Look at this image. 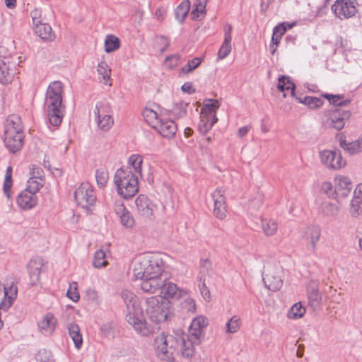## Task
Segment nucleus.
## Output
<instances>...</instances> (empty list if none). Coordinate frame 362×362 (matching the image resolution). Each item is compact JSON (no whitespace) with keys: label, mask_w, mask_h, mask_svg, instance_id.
<instances>
[{"label":"nucleus","mask_w":362,"mask_h":362,"mask_svg":"<svg viewBox=\"0 0 362 362\" xmlns=\"http://www.w3.org/2000/svg\"><path fill=\"white\" fill-rule=\"evenodd\" d=\"M182 290L177 288L176 284L172 282H167L166 279L164 281V286L162 287L160 293L165 298L177 300L182 296Z\"/></svg>","instance_id":"obj_28"},{"label":"nucleus","mask_w":362,"mask_h":362,"mask_svg":"<svg viewBox=\"0 0 362 362\" xmlns=\"http://www.w3.org/2000/svg\"><path fill=\"white\" fill-rule=\"evenodd\" d=\"M97 185L100 187H104L108 180V173L103 169H98L95 172Z\"/></svg>","instance_id":"obj_50"},{"label":"nucleus","mask_w":362,"mask_h":362,"mask_svg":"<svg viewBox=\"0 0 362 362\" xmlns=\"http://www.w3.org/2000/svg\"><path fill=\"white\" fill-rule=\"evenodd\" d=\"M141 280V288L148 293H156L160 291L162 287L164 286V281L167 278L161 274L153 275L151 276L139 279Z\"/></svg>","instance_id":"obj_19"},{"label":"nucleus","mask_w":362,"mask_h":362,"mask_svg":"<svg viewBox=\"0 0 362 362\" xmlns=\"http://www.w3.org/2000/svg\"><path fill=\"white\" fill-rule=\"evenodd\" d=\"M335 199L339 203L349 196L352 190V182L349 177L337 175L334 180Z\"/></svg>","instance_id":"obj_15"},{"label":"nucleus","mask_w":362,"mask_h":362,"mask_svg":"<svg viewBox=\"0 0 362 362\" xmlns=\"http://www.w3.org/2000/svg\"><path fill=\"white\" fill-rule=\"evenodd\" d=\"M74 198L78 205L83 208L93 206L96 202V194L89 182H83L76 189Z\"/></svg>","instance_id":"obj_10"},{"label":"nucleus","mask_w":362,"mask_h":362,"mask_svg":"<svg viewBox=\"0 0 362 362\" xmlns=\"http://www.w3.org/2000/svg\"><path fill=\"white\" fill-rule=\"evenodd\" d=\"M114 210L119 217H120V216H122V214H124V212L128 211L126 209L124 205L122 203H116L115 204Z\"/></svg>","instance_id":"obj_62"},{"label":"nucleus","mask_w":362,"mask_h":362,"mask_svg":"<svg viewBox=\"0 0 362 362\" xmlns=\"http://www.w3.org/2000/svg\"><path fill=\"white\" fill-rule=\"evenodd\" d=\"M208 325V320L202 316H198L192 320L189 329V334L187 336L192 342L193 347L198 346L201 343V339L203 336V329Z\"/></svg>","instance_id":"obj_14"},{"label":"nucleus","mask_w":362,"mask_h":362,"mask_svg":"<svg viewBox=\"0 0 362 362\" xmlns=\"http://www.w3.org/2000/svg\"><path fill=\"white\" fill-rule=\"evenodd\" d=\"M296 99L299 103H303L313 110L320 107L324 103L322 98L313 96L296 97Z\"/></svg>","instance_id":"obj_33"},{"label":"nucleus","mask_w":362,"mask_h":362,"mask_svg":"<svg viewBox=\"0 0 362 362\" xmlns=\"http://www.w3.org/2000/svg\"><path fill=\"white\" fill-rule=\"evenodd\" d=\"M282 267L276 264H268L264 267L262 280L265 286L270 291H279L282 285Z\"/></svg>","instance_id":"obj_8"},{"label":"nucleus","mask_w":362,"mask_h":362,"mask_svg":"<svg viewBox=\"0 0 362 362\" xmlns=\"http://www.w3.org/2000/svg\"><path fill=\"white\" fill-rule=\"evenodd\" d=\"M119 218L122 226L126 228H132L134 224V219L129 211L122 214Z\"/></svg>","instance_id":"obj_55"},{"label":"nucleus","mask_w":362,"mask_h":362,"mask_svg":"<svg viewBox=\"0 0 362 362\" xmlns=\"http://www.w3.org/2000/svg\"><path fill=\"white\" fill-rule=\"evenodd\" d=\"M319 156L322 163L329 169L339 170L346 165V161L338 149L323 150L320 151Z\"/></svg>","instance_id":"obj_9"},{"label":"nucleus","mask_w":362,"mask_h":362,"mask_svg":"<svg viewBox=\"0 0 362 362\" xmlns=\"http://www.w3.org/2000/svg\"><path fill=\"white\" fill-rule=\"evenodd\" d=\"M105 253L103 250H98L95 252L93 258V266L95 268H101L107 265V262L105 260Z\"/></svg>","instance_id":"obj_46"},{"label":"nucleus","mask_w":362,"mask_h":362,"mask_svg":"<svg viewBox=\"0 0 362 362\" xmlns=\"http://www.w3.org/2000/svg\"><path fill=\"white\" fill-rule=\"evenodd\" d=\"M199 281V287L201 293L205 300H209L210 299V291L206 286L205 279H202V277H200Z\"/></svg>","instance_id":"obj_58"},{"label":"nucleus","mask_w":362,"mask_h":362,"mask_svg":"<svg viewBox=\"0 0 362 362\" xmlns=\"http://www.w3.org/2000/svg\"><path fill=\"white\" fill-rule=\"evenodd\" d=\"M225 191L222 188H217L212 194L211 197L214 201V208L213 214L216 218L223 220L226 217V202L225 197Z\"/></svg>","instance_id":"obj_17"},{"label":"nucleus","mask_w":362,"mask_h":362,"mask_svg":"<svg viewBox=\"0 0 362 362\" xmlns=\"http://www.w3.org/2000/svg\"><path fill=\"white\" fill-rule=\"evenodd\" d=\"M181 90L184 93H187L189 94H192L195 92V89L193 88L192 83H191V82H187V83H184L181 86Z\"/></svg>","instance_id":"obj_64"},{"label":"nucleus","mask_w":362,"mask_h":362,"mask_svg":"<svg viewBox=\"0 0 362 362\" xmlns=\"http://www.w3.org/2000/svg\"><path fill=\"white\" fill-rule=\"evenodd\" d=\"M63 86L60 81H54L48 86L45 105L47 107L49 122L58 127L64 117L62 106Z\"/></svg>","instance_id":"obj_1"},{"label":"nucleus","mask_w":362,"mask_h":362,"mask_svg":"<svg viewBox=\"0 0 362 362\" xmlns=\"http://www.w3.org/2000/svg\"><path fill=\"white\" fill-rule=\"evenodd\" d=\"M277 88L281 92H284L286 90H291V95H295L296 85L290 80L288 76H286L285 75L279 76Z\"/></svg>","instance_id":"obj_35"},{"label":"nucleus","mask_w":362,"mask_h":362,"mask_svg":"<svg viewBox=\"0 0 362 362\" xmlns=\"http://www.w3.org/2000/svg\"><path fill=\"white\" fill-rule=\"evenodd\" d=\"M120 46V41L118 37L112 35H109L106 37L105 41V51L110 53L119 49Z\"/></svg>","instance_id":"obj_40"},{"label":"nucleus","mask_w":362,"mask_h":362,"mask_svg":"<svg viewBox=\"0 0 362 362\" xmlns=\"http://www.w3.org/2000/svg\"><path fill=\"white\" fill-rule=\"evenodd\" d=\"M154 129L163 137L171 139L177 132V124L172 119L161 118Z\"/></svg>","instance_id":"obj_21"},{"label":"nucleus","mask_w":362,"mask_h":362,"mask_svg":"<svg viewBox=\"0 0 362 362\" xmlns=\"http://www.w3.org/2000/svg\"><path fill=\"white\" fill-rule=\"evenodd\" d=\"M350 117V111L334 109L329 112L326 124L330 128L341 130L344 127L345 122L349 120Z\"/></svg>","instance_id":"obj_16"},{"label":"nucleus","mask_w":362,"mask_h":362,"mask_svg":"<svg viewBox=\"0 0 362 362\" xmlns=\"http://www.w3.org/2000/svg\"><path fill=\"white\" fill-rule=\"evenodd\" d=\"M339 146L350 155L358 154L362 152V136L351 142H348L341 137Z\"/></svg>","instance_id":"obj_27"},{"label":"nucleus","mask_w":362,"mask_h":362,"mask_svg":"<svg viewBox=\"0 0 362 362\" xmlns=\"http://www.w3.org/2000/svg\"><path fill=\"white\" fill-rule=\"evenodd\" d=\"M143 116L146 122L153 129L156 125H158L160 119H161L156 111L150 108H146L143 111Z\"/></svg>","instance_id":"obj_37"},{"label":"nucleus","mask_w":362,"mask_h":362,"mask_svg":"<svg viewBox=\"0 0 362 362\" xmlns=\"http://www.w3.org/2000/svg\"><path fill=\"white\" fill-rule=\"evenodd\" d=\"M67 329L76 348L80 349L83 344V338L79 326L74 322H71L67 325Z\"/></svg>","instance_id":"obj_31"},{"label":"nucleus","mask_w":362,"mask_h":362,"mask_svg":"<svg viewBox=\"0 0 362 362\" xmlns=\"http://www.w3.org/2000/svg\"><path fill=\"white\" fill-rule=\"evenodd\" d=\"M95 120L97 126L103 132H107L113 125L114 120L110 114L108 105L101 102L95 105L94 111Z\"/></svg>","instance_id":"obj_11"},{"label":"nucleus","mask_w":362,"mask_h":362,"mask_svg":"<svg viewBox=\"0 0 362 362\" xmlns=\"http://www.w3.org/2000/svg\"><path fill=\"white\" fill-rule=\"evenodd\" d=\"M142 163L143 157L139 154H133L128 159V165L133 168V174L137 175L138 177H142Z\"/></svg>","instance_id":"obj_34"},{"label":"nucleus","mask_w":362,"mask_h":362,"mask_svg":"<svg viewBox=\"0 0 362 362\" xmlns=\"http://www.w3.org/2000/svg\"><path fill=\"white\" fill-rule=\"evenodd\" d=\"M213 273L212 263L209 259H201L200 274L201 277L206 275L211 276Z\"/></svg>","instance_id":"obj_49"},{"label":"nucleus","mask_w":362,"mask_h":362,"mask_svg":"<svg viewBox=\"0 0 362 362\" xmlns=\"http://www.w3.org/2000/svg\"><path fill=\"white\" fill-rule=\"evenodd\" d=\"M13 185V180H12V167L8 166L6 171L5 175V180L4 182V192L6 197L9 199L11 197V189Z\"/></svg>","instance_id":"obj_45"},{"label":"nucleus","mask_w":362,"mask_h":362,"mask_svg":"<svg viewBox=\"0 0 362 362\" xmlns=\"http://www.w3.org/2000/svg\"><path fill=\"white\" fill-rule=\"evenodd\" d=\"M191 3L189 0H184L175 9V15L176 19L180 22L182 23L187 17Z\"/></svg>","instance_id":"obj_36"},{"label":"nucleus","mask_w":362,"mask_h":362,"mask_svg":"<svg viewBox=\"0 0 362 362\" xmlns=\"http://www.w3.org/2000/svg\"><path fill=\"white\" fill-rule=\"evenodd\" d=\"M52 356V354L49 351L43 349L40 350L37 354L36 360L38 362H46V361L49 360Z\"/></svg>","instance_id":"obj_57"},{"label":"nucleus","mask_w":362,"mask_h":362,"mask_svg":"<svg viewBox=\"0 0 362 362\" xmlns=\"http://www.w3.org/2000/svg\"><path fill=\"white\" fill-rule=\"evenodd\" d=\"M168 334L164 332L158 334L155 339V349L158 356L163 361H167Z\"/></svg>","instance_id":"obj_25"},{"label":"nucleus","mask_w":362,"mask_h":362,"mask_svg":"<svg viewBox=\"0 0 362 362\" xmlns=\"http://www.w3.org/2000/svg\"><path fill=\"white\" fill-rule=\"evenodd\" d=\"M31 17H32V19H33V24L35 25V26L36 25V23L39 24L41 23L40 20V11L35 8L34 10H33L31 11Z\"/></svg>","instance_id":"obj_63"},{"label":"nucleus","mask_w":362,"mask_h":362,"mask_svg":"<svg viewBox=\"0 0 362 362\" xmlns=\"http://www.w3.org/2000/svg\"><path fill=\"white\" fill-rule=\"evenodd\" d=\"M121 298L129 310L126 317L128 323L132 325L134 329L142 336H148L152 333L153 332V328L136 316L141 312L137 296L132 291L125 289L122 291Z\"/></svg>","instance_id":"obj_2"},{"label":"nucleus","mask_w":362,"mask_h":362,"mask_svg":"<svg viewBox=\"0 0 362 362\" xmlns=\"http://www.w3.org/2000/svg\"><path fill=\"white\" fill-rule=\"evenodd\" d=\"M168 362H175L176 356L181 355L185 358H190L195 353V348L186 334H168Z\"/></svg>","instance_id":"obj_5"},{"label":"nucleus","mask_w":362,"mask_h":362,"mask_svg":"<svg viewBox=\"0 0 362 362\" xmlns=\"http://www.w3.org/2000/svg\"><path fill=\"white\" fill-rule=\"evenodd\" d=\"M362 202H359L358 198H354L351 202V206L349 212L352 217L357 218L362 214V209L361 208Z\"/></svg>","instance_id":"obj_48"},{"label":"nucleus","mask_w":362,"mask_h":362,"mask_svg":"<svg viewBox=\"0 0 362 362\" xmlns=\"http://www.w3.org/2000/svg\"><path fill=\"white\" fill-rule=\"evenodd\" d=\"M16 62L9 50L0 46V83H8L13 80Z\"/></svg>","instance_id":"obj_7"},{"label":"nucleus","mask_w":362,"mask_h":362,"mask_svg":"<svg viewBox=\"0 0 362 362\" xmlns=\"http://www.w3.org/2000/svg\"><path fill=\"white\" fill-rule=\"evenodd\" d=\"M35 32L43 40L53 41L55 39V35L52 32L51 26L47 23H36Z\"/></svg>","instance_id":"obj_29"},{"label":"nucleus","mask_w":362,"mask_h":362,"mask_svg":"<svg viewBox=\"0 0 362 362\" xmlns=\"http://www.w3.org/2000/svg\"><path fill=\"white\" fill-rule=\"evenodd\" d=\"M136 210L138 215L148 220L154 219L156 206L144 194H139L135 199Z\"/></svg>","instance_id":"obj_13"},{"label":"nucleus","mask_w":362,"mask_h":362,"mask_svg":"<svg viewBox=\"0 0 362 362\" xmlns=\"http://www.w3.org/2000/svg\"><path fill=\"white\" fill-rule=\"evenodd\" d=\"M183 307L187 309L188 312L194 313L196 310V304L192 298H187L185 300Z\"/></svg>","instance_id":"obj_60"},{"label":"nucleus","mask_w":362,"mask_h":362,"mask_svg":"<svg viewBox=\"0 0 362 362\" xmlns=\"http://www.w3.org/2000/svg\"><path fill=\"white\" fill-rule=\"evenodd\" d=\"M44 265V261L41 257H35L28 262L27 267L30 275V284L35 285L40 280L41 269Z\"/></svg>","instance_id":"obj_22"},{"label":"nucleus","mask_w":362,"mask_h":362,"mask_svg":"<svg viewBox=\"0 0 362 362\" xmlns=\"http://www.w3.org/2000/svg\"><path fill=\"white\" fill-rule=\"evenodd\" d=\"M292 28L291 25H286L285 23H282L279 24V25H276L274 28L273 32H275L276 34H279L280 37L286 32L287 29H290Z\"/></svg>","instance_id":"obj_59"},{"label":"nucleus","mask_w":362,"mask_h":362,"mask_svg":"<svg viewBox=\"0 0 362 362\" xmlns=\"http://www.w3.org/2000/svg\"><path fill=\"white\" fill-rule=\"evenodd\" d=\"M138 179V175L133 174L130 169H118L114 177L118 194L126 199L134 196L139 190Z\"/></svg>","instance_id":"obj_6"},{"label":"nucleus","mask_w":362,"mask_h":362,"mask_svg":"<svg viewBox=\"0 0 362 362\" xmlns=\"http://www.w3.org/2000/svg\"><path fill=\"white\" fill-rule=\"evenodd\" d=\"M322 97L327 99L330 104L334 106L343 107L349 105L351 102L350 100L346 99L341 100L344 98V95H332L329 93H325Z\"/></svg>","instance_id":"obj_39"},{"label":"nucleus","mask_w":362,"mask_h":362,"mask_svg":"<svg viewBox=\"0 0 362 362\" xmlns=\"http://www.w3.org/2000/svg\"><path fill=\"white\" fill-rule=\"evenodd\" d=\"M231 52L230 41L224 40L218 52V57L221 59H225Z\"/></svg>","instance_id":"obj_53"},{"label":"nucleus","mask_w":362,"mask_h":362,"mask_svg":"<svg viewBox=\"0 0 362 362\" xmlns=\"http://www.w3.org/2000/svg\"><path fill=\"white\" fill-rule=\"evenodd\" d=\"M321 210L322 214L326 216H335L339 212V207L331 202H325L321 204Z\"/></svg>","instance_id":"obj_43"},{"label":"nucleus","mask_w":362,"mask_h":362,"mask_svg":"<svg viewBox=\"0 0 362 362\" xmlns=\"http://www.w3.org/2000/svg\"><path fill=\"white\" fill-rule=\"evenodd\" d=\"M67 296L74 302H77L80 298V295L77 292V283L74 281L69 285L66 293Z\"/></svg>","instance_id":"obj_54"},{"label":"nucleus","mask_w":362,"mask_h":362,"mask_svg":"<svg viewBox=\"0 0 362 362\" xmlns=\"http://www.w3.org/2000/svg\"><path fill=\"white\" fill-rule=\"evenodd\" d=\"M262 204V199L261 197L252 199L249 203V208L251 209H259Z\"/></svg>","instance_id":"obj_61"},{"label":"nucleus","mask_w":362,"mask_h":362,"mask_svg":"<svg viewBox=\"0 0 362 362\" xmlns=\"http://www.w3.org/2000/svg\"><path fill=\"white\" fill-rule=\"evenodd\" d=\"M239 318L237 316L232 317L226 323V332L235 333L239 329Z\"/></svg>","instance_id":"obj_52"},{"label":"nucleus","mask_w":362,"mask_h":362,"mask_svg":"<svg viewBox=\"0 0 362 362\" xmlns=\"http://www.w3.org/2000/svg\"><path fill=\"white\" fill-rule=\"evenodd\" d=\"M331 9L335 16L341 20L349 18L356 13V8L353 2L346 0H337L332 6Z\"/></svg>","instance_id":"obj_18"},{"label":"nucleus","mask_w":362,"mask_h":362,"mask_svg":"<svg viewBox=\"0 0 362 362\" xmlns=\"http://www.w3.org/2000/svg\"><path fill=\"white\" fill-rule=\"evenodd\" d=\"M218 121L216 116L209 117L201 114L198 129L200 133L206 134Z\"/></svg>","instance_id":"obj_32"},{"label":"nucleus","mask_w":362,"mask_h":362,"mask_svg":"<svg viewBox=\"0 0 362 362\" xmlns=\"http://www.w3.org/2000/svg\"><path fill=\"white\" fill-rule=\"evenodd\" d=\"M307 292L310 305L313 309L319 308L322 302V296L317 284L315 282H311L308 286Z\"/></svg>","instance_id":"obj_26"},{"label":"nucleus","mask_w":362,"mask_h":362,"mask_svg":"<svg viewBox=\"0 0 362 362\" xmlns=\"http://www.w3.org/2000/svg\"><path fill=\"white\" fill-rule=\"evenodd\" d=\"M24 134L21 118L17 115H9L6 119L4 142L12 153L20 151L23 146Z\"/></svg>","instance_id":"obj_4"},{"label":"nucleus","mask_w":362,"mask_h":362,"mask_svg":"<svg viewBox=\"0 0 362 362\" xmlns=\"http://www.w3.org/2000/svg\"><path fill=\"white\" fill-rule=\"evenodd\" d=\"M57 320L51 313H47L38 322L39 331L46 335H51L56 327Z\"/></svg>","instance_id":"obj_23"},{"label":"nucleus","mask_w":362,"mask_h":362,"mask_svg":"<svg viewBox=\"0 0 362 362\" xmlns=\"http://www.w3.org/2000/svg\"><path fill=\"white\" fill-rule=\"evenodd\" d=\"M202 61V59L200 57H195L193 59L189 60L188 63L182 68L181 71L184 74H189L192 72L200 65Z\"/></svg>","instance_id":"obj_51"},{"label":"nucleus","mask_w":362,"mask_h":362,"mask_svg":"<svg viewBox=\"0 0 362 362\" xmlns=\"http://www.w3.org/2000/svg\"><path fill=\"white\" fill-rule=\"evenodd\" d=\"M320 235V227L317 225H311L304 228L302 232L301 238L308 243L313 251H315Z\"/></svg>","instance_id":"obj_20"},{"label":"nucleus","mask_w":362,"mask_h":362,"mask_svg":"<svg viewBox=\"0 0 362 362\" xmlns=\"http://www.w3.org/2000/svg\"><path fill=\"white\" fill-rule=\"evenodd\" d=\"M321 189L323 191V192L325 193L329 197L335 199L334 186L333 187L331 182H323Z\"/></svg>","instance_id":"obj_56"},{"label":"nucleus","mask_w":362,"mask_h":362,"mask_svg":"<svg viewBox=\"0 0 362 362\" xmlns=\"http://www.w3.org/2000/svg\"><path fill=\"white\" fill-rule=\"evenodd\" d=\"M43 183L42 180L40 179L38 180L36 177H30L28 180V186L25 189V190H28L34 194H36V192H37L41 187H42Z\"/></svg>","instance_id":"obj_47"},{"label":"nucleus","mask_w":362,"mask_h":362,"mask_svg":"<svg viewBox=\"0 0 362 362\" xmlns=\"http://www.w3.org/2000/svg\"><path fill=\"white\" fill-rule=\"evenodd\" d=\"M207 1L208 0H195L194 4V8L192 11V16L194 20H199L200 15L205 13Z\"/></svg>","instance_id":"obj_44"},{"label":"nucleus","mask_w":362,"mask_h":362,"mask_svg":"<svg viewBox=\"0 0 362 362\" xmlns=\"http://www.w3.org/2000/svg\"><path fill=\"white\" fill-rule=\"evenodd\" d=\"M262 228L266 235L271 236L276 233L278 225L274 220L263 219L262 220Z\"/></svg>","instance_id":"obj_41"},{"label":"nucleus","mask_w":362,"mask_h":362,"mask_svg":"<svg viewBox=\"0 0 362 362\" xmlns=\"http://www.w3.org/2000/svg\"><path fill=\"white\" fill-rule=\"evenodd\" d=\"M16 202L21 209H30L37 205V198L36 194L24 189L17 197Z\"/></svg>","instance_id":"obj_24"},{"label":"nucleus","mask_w":362,"mask_h":362,"mask_svg":"<svg viewBox=\"0 0 362 362\" xmlns=\"http://www.w3.org/2000/svg\"><path fill=\"white\" fill-rule=\"evenodd\" d=\"M305 313V308L300 303H295L288 310L287 316L289 319L296 320L301 318Z\"/></svg>","instance_id":"obj_42"},{"label":"nucleus","mask_w":362,"mask_h":362,"mask_svg":"<svg viewBox=\"0 0 362 362\" xmlns=\"http://www.w3.org/2000/svg\"><path fill=\"white\" fill-rule=\"evenodd\" d=\"M221 103L218 100L206 98L203 101L201 114L209 117L216 116V111L220 107Z\"/></svg>","instance_id":"obj_30"},{"label":"nucleus","mask_w":362,"mask_h":362,"mask_svg":"<svg viewBox=\"0 0 362 362\" xmlns=\"http://www.w3.org/2000/svg\"><path fill=\"white\" fill-rule=\"evenodd\" d=\"M146 312L152 322L156 323L165 322L167 319V312L163 306L160 304L158 298L152 296L146 300Z\"/></svg>","instance_id":"obj_12"},{"label":"nucleus","mask_w":362,"mask_h":362,"mask_svg":"<svg viewBox=\"0 0 362 362\" xmlns=\"http://www.w3.org/2000/svg\"><path fill=\"white\" fill-rule=\"evenodd\" d=\"M97 71L100 76V82L104 84H107V81L110 79L111 69L105 62H101L98 64Z\"/></svg>","instance_id":"obj_38"},{"label":"nucleus","mask_w":362,"mask_h":362,"mask_svg":"<svg viewBox=\"0 0 362 362\" xmlns=\"http://www.w3.org/2000/svg\"><path fill=\"white\" fill-rule=\"evenodd\" d=\"M163 261L160 255L145 253L139 256L135 262L133 273L136 279H144L160 275L163 271Z\"/></svg>","instance_id":"obj_3"}]
</instances>
